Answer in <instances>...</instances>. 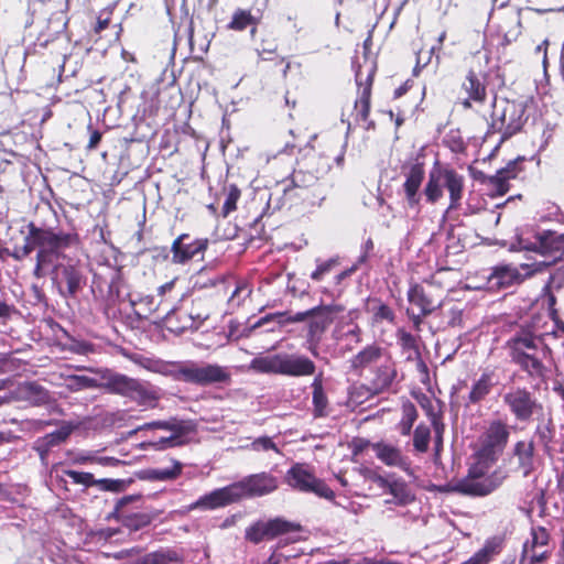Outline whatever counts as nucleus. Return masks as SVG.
<instances>
[{
  "mask_svg": "<svg viewBox=\"0 0 564 564\" xmlns=\"http://www.w3.org/2000/svg\"><path fill=\"white\" fill-rule=\"evenodd\" d=\"M186 442H180L176 437L170 435L167 437H160L155 441H150L147 446L153 451H164L167 448L178 447L185 445Z\"/></svg>",
  "mask_w": 564,
  "mask_h": 564,
  "instance_id": "nucleus-56",
  "label": "nucleus"
},
{
  "mask_svg": "<svg viewBox=\"0 0 564 564\" xmlns=\"http://www.w3.org/2000/svg\"><path fill=\"white\" fill-rule=\"evenodd\" d=\"M239 500L240 495L237 492L235 484H230L202 496L191 506V509L214 510L238 502Z\"/></svg>",
  "mask_w": 564,
  "mask_h": 564,
  "instance_id": "nucleus-25",
  "label": "nucleus"
},
{
  "mask_svg": "<svg viewBox=\"0 0 564 564\" xmlns=\"http://www.w3.org/2000/svg\"><path fill=\"white\" fill-rule=\"evenodd\" d=\"M209 240L207 238H192L187 232L178 235L172 242L170 252L171 261L174 264H187L197 257L203 258L207 250Z\"/></svg>",
  "mask_w": 564,
  "mask_h": 564,
  "instance_id": "nucleus-18",
  "label": "nucleus"
},
{
  "mask_svg": "<svg viewBox=\"0 0 564 564\" xmlns=\"http://www.w3.org/2000/svg\"><path fill=\"white\" fill-rule=\"evenodd\" d=\"M315 311H313V307L307 310V311H304V312H299L296 314H290L289 312H278V313H273V314H268L263 317H261L256 324L253 327H260L262 325H264L265 323L270 322V321H273V319H278V323L280 325H285V324H290V323H300V322H304L305 319H307L308 317H311V315L314 313Z\"/></svg>",
  "mask_w": 564,
  "mask_h": 564,
  "instance_id": "nucleus-40",
  "label": "nucleus"
},
{
  "mask_svg": "<svg viewBox=\"0 0 564 564\" xmlns=\"http://www.w3.org/2000/svg\"><path fill=\"white\" fill-rule=\"evenodd\" d=\"M404 183L402 189L408 208L420 209L421 193L420 188L425 178V164L423 162L406 163L402 165Z\"/></svg>",
  "mask_w": 564,
  "mask_h": 564,
  "instance_id": "nucleus-20",
  "label": "nucleus"
},
{
  "mask_svg": "<svg viewBox=\"0 0 564 564\" xmlns=\"http://www.w3.org/2000/svg\"><path fill=\"white\" fill-rule=\"evenodd\" d=\"M102 387L108 393L129 398L139 405H154L159 400L156 391L149 389L140 380L121 373L110 375Z\"/></svg>",
  "mask_w": 564,
  "mask_h": 564,
  "instance_id": "nucleus-12",
  "label": "nucleus"
},
{
  "mask_svg": "<svg viewBox=\"0 0 564 564\" xmlns=\"http://www.w3.org/2000/svg\"><path fill=\"white\" fill-rule=\"evenodd\" d=\"M512 456L517 459L518 469L524 477L535 469V445L533 440H519L512 447Z\"/></svg>",
  "mask_w": 564,
  "mask_h": 564,
  "instance_id": "nucleus-29",
  "label": "nucleus"
},
{
  "mask_svg": "<svg viewBox=\"0 0 564 564\" xmlns=\"http://www.w3.org/2000/svg\"><path fill=\"white\" fill-rule=\"evenodd\" d=\"M162 372L174 380L183 381L199 387L216 383H229L231 375L226 367L217 364L199 365L195 361L171 362Z\"/></svg>",
  "mask_w": 564,
  "mask_h": 564,
  "instance_id": "nucleus-8",
  "label": "nucleus"
},
{
  "mask_svg": "<svg viewBox=\"0 0 564 564\" xmlns=\"http://www.w3.org/2000/svg\"><path fill=\"white\" fill-rule=\"evenodd\" d=\"M51 230L58 238V241L52 247L54 257L52 262L44 268L43 275L35 278L43 279L51 274L52 284L61 296L64 299H76L86 284L83 268L79 261L69 260L67 263H61L59 261L65 258L67 249L79 246V234L74 227L64 230L63 228L51 226Z\"/></svg>",
  "mask_w": 564,
  "mask_h": 564,
  "instance_id": "nucleus-2",
  "label": "nucleus"
},
{
  "mask_svg": "<svg viewBox=\"0 0 564 564\" xmlns=\"http://www.w3.org/2000/svg\"><path fill=\"white\" fill-rule=\"evenodd\" d=\"M505 538L495 535L485 541L484 546L478 550L470 558L467 560L469 564H488L494 556L500 554L503 549Z\"/></svg>",
  "mask_w": 564,
  "mask_h": 564,
  "instance_id": "nucleus-34",
  "label": "nucleus"
},
{
  "mask_svg": "<svg viewBox=\"0 0 564 564\" xmlns=\"http://www.w3.org/2000/svg\"><path fill=\"white\" fill-rule=\"evenodd\" d=\"M96 486L104 491L119 492L124 487V481L121 479H97Z\"/></svg>",
  "mask_w": 564,
  "mask_h": 564,
  "instance_id": "nucleus-61",
  "label": "nucleus"
},
{
  "mask_svg": "<svg viewBox=\"0 0 564 564\" xmlns=\"http://www.w3.org/2000/svg\"><path fill=\"white\" fill-rule=\"evenodd\" d=\"M313 311L315 312L311 315L308 333L311 336H319L344 313L345 307L340 304L318 305Z\"/></svg>",
  "mask_w": 564,
  "mask_h": 564,
  "instance_id": "nucleus-26",
  "label": "nucleus"
},
{
  "mask_svg": "<svg viewBox=\"0 0 564 564\" xmlns=\"http://www.w3.org/2000/svg\"><path fill=\"white\" fill-rule=\"evenodd\" d=\"M535 436L543 446V451L547 456H552V444L555 437V426L551 420L545 424H539L534 431Z\"/></svg>",
  "mask_w": 564,
  "mask_h": 564,
  "instance_id": "nucleus-43",
  "label": "nucleus"
},
{
  "mask_svg": "<svg viewBox=\"0 0 564 564\" xmlns=\"http://www.w3.org/2000/svg\"><path fill=\"white\" fill-rule=\"evenodd\" d=\"M406 297L410 304L415 305L423 312V315H431L442 307V303H436L432 295L419 283L410 285Z\"/></svg>",
  "mask_w": 564,
  "mask_h": 564,
  "instance_id": "nucleus-31",
  "label": "nucleus"
},
{
  "mask_svg": "<svg viewBox=\"0 0 564 564\" xmlns=\"http://www.w3.org/2000/svg\"><path fill=\"white\" fill-rule=\"evenodd\" d=\"M397 364L390 356H388L380 365L371 369L366 389L371 395L390 392L397 381Z\"/></svg>",
  "mask_w": 564,
  "mask_h": 564,
  "instance_id": "nucleus-21",
  "label": "nucleus"
},
{
  "mask_svg": "<svg viewBox=\"0 0 564 564\" xmlns=\"http://www.w3.org/2000/svg\"><path fill=\"white\" fill-rule=\"evenodd\" d=\"M527 118L524 117V109L521 105L514 101L507 100L499 115L494 113L492 120L488 127L487 134L501 133L500 142H505L519 133Z\"/></svg>",
  "mask_w": 564,
  "mask_h": 564,
  "instance_id": "nucleus-16",
  "label": "nucleus"
},
{
  "mask_svg": "<svg viewBox=\"0 0 564 564\" xmlns=\"http://www.w3.org/2000/svg\"><path fill=\"white\" fill-rule=\"evenodd\" d=\"M258 23L259 19L252 15L250 10L237 9L232 14L231 21L227 24V29L241 32L249 28V25Z\"/></svg>",
  "mask_w": 564,
  "mask_h": 564,
  "instance_id": "nucleus-44",
  "label": "nucleus"
},
{
  "mask_svg": "<svg viewBox=\"0 0 564 564\" xmlns=\"http://www.w3.org/2000/svg\"><path fill=\"white\" fill-rule=\"evenodd\" d=\"M122 268L108 262L98 263L93 271L91 293L107 318H116L123 288Z\"/></svg>",
  "mask_w": 564,
  "mask_h": 564,
  "instance_id": "nucleus-5",
  "label": "nucleus"
},
{
  "mask_svg": "<svg viewBox=\"0 0 564 564\" xmlns=\"http://www.w3.org/2000/svg\"><path fill=\"white\" fill-rule=\"evenodd\" d=\"M226 191V199L221 209V216L224 218L237 209V203L241 196V191L236 184H229Z\"/></svg>",
  "mask_w": 564,
  "mask_h": 564,
  "instance_id": "nucleus-53",
  "label": "nucleus"
},
{
  "mask_svg": "<svg viewBox=\"0 0 564 564\" xmlns=\"http://www.w3.org/2000/svg\"><path fill=\"white\" fill-rule=\"evenodd\" d=\"M377 72V65L366 59L359 64L355 72V82L357 85V98L354 102V116L357 122H362L366 130H375L376 122L370 119L371 97L373 79Z\"/></svg>",
  "mask_w": 564,
  "mask_h": 564,
  "instance_id": "nucleus-10",
  "label": "nucleus"
},
{
  "mask_svg": "<svg viewBox=\"0 0 564 564\" xmlns=\"http://www.w3.org/2000/svg\"><path fill=\"white\" fill-rule=\"evenodd\" d=\"M488 188L490 197H501L510 191V183L506 176L498 170L496 174L490 175L488 178Z\"/></svg>",
  "mask_w": 564,
  "mask_h": 564,
  "instance_id": "nucleus-48",
  "label": "nucleus"
},
{
  "mask_svg": "<svg viewBox=\"0 0 564 564\" xmlns=\"http://www.w3.org/2000/svg\"><path fill=\"white\" fill-rule=\"evenodd\" d=\"M501 11L498 14L496 33L499 37V44L503 47L516 42L522 34L521 8L505 7L501 4Z\"/></svg>",
  "mask_w": 564,
  "mask_h": 564,
  "instance_id": "nucleus-19",
  "label": "nucleus"
},
{
  "mask_svg": "<svg viewBox=\"0 0 564 564\" xmlns=\"http://www.w3.org/2000/svg\"><path fill=\"white\" fill-rule=\"evenodd\" d=\"M431 440V430L425 424H419L413 432V447L417 453H426Z\"/></svg>",
  "mask_w": 564,
  "mask_h": 564,
  "instance_id": "nucleus-51",
  "label": "nucleus"
},
{
  "mask_svg": "<svg viewBox=\"0 0 564 564\" xmlns=\"http://www.w3.org/2000/svg\"><path fill=\"white\" fill-rule=\"evenodd\" d=\"M325 145L332 149V154L323 160L322 153L308 152L297 163V167L292 173L291 183L283 188V198L292 203L301 199L302 203L314 204L318 198L317 193L319 181L324 178L332 169L333 163L338 166L344 164L345 143L328 140Z\"/></svg>",
  "mask_w": 564,
  "mask_h": 564,
  "instance_id": "nucleus-1",
  "label": "nucleus"
},
{
  "mask_svg": "<svg viewBox=\"0 0 564 564\" xmlns=\"http://www.w3.org/2000/svg\"><path fill=\"white\" fill-rule=\"evenodd\" d=\"M250 367L259 373L286 377H310L316 372L315 362L305 355L279 352L252 359Z\"/></svg>",
  "mask_w": 564,
  "mask_h": 564,
  "instance_id": "nucleus-7",
  "label": "nucleus"
},
{
  "mask_svg": "<svg viewBox=\"0 0 564 564\" xmlns=\"http://www.w3.org/2000/svg\"><path fill=\"white\" fill-rule=\"evenodd\" d=\"M492 466L479 459H474L467 469L466 476L448 484L447 491L466 497H486L498 489L507 478L501 469L489 474Z\"/></svg>",
  "mask_w": 564,
  "mask_h": 564,
  "instance_id": "nucleus-6",
  "label": "nucleus"
},
{
  "mask_svg": "<svg viewBox=\"0 0 564 564\" xmlns=\"http://www.w3.org/2000/svg\"><path fill=\"white\" fill-rule=\"evenodd\" d=\"M15 314H19V310L13 304H8L0 299V319L2 323H7Z\"/></svg>",
  "mask_w": 564,
  "mask_h": 564,
  "instance_id": "nucleus-64",
  "label": "nucleus"
},
{
  "mask_svg": "<svg viewBox=\"0 0 564 564\" xmlns=\"http://www.w3.org/2000/svg\"><path fill=\"white\" fill-rule=\"evenodd\" d=\"M171 468H154L149 470V478L156 481L174 480L182 475L183 464L176 459H172Z\"/></svg>",
  "mask_w": 564,
  "mask_h": 564,
  "instance_id": "nucleus-47",
  "label": "nucleus"
},
{
  "mask_svg": "<svg viewBox=\"0 0 564 564\" xmlns=\"http://www.w3.org/2000/svg\"><path fill=\"white\" fill-rule=\"evenodd\" d=\"M366 311L371 314L373 322L381 323L387 321L393 323L395 314L393 310L378 297L367 300Z\"/></svg>",
  "mask_w": 564,
  "mask_h": 564,
  "instance_id": "nucleus-41",
  "label": "nucleus"
},
{
  "mask_svg": "<svg viewBox=\"0 0 564 564\" xmlns=\"http://www.w3.org/2000/svg\"><path fill=\"white\" fill-rule=\"evenodd\" d=\"M395 336L403 351H414L416 355H420L419 336H414L404 328H399Z\"/></svg>",
  "mask_w": 564,
  "mask_h": 564,
  "instance_id": "nucleus-54",
  "label": "nucleus"
},
{
  "mask_svg": "<svg viewBox=\"0 0 564 564\" xmlns=\"http://www.w3.org/2000/svg\"><path fill=\"white\" fill-rule=\"evenodd\" d=\"M234 484L240 500L243 497L265 496L278 489V478L265 471L249 475Z\"/></svg>",
  "mask_w": 564,
  "mask_h": 564,
  "instance_id": "nucleus-22",
  "label": "nucleus"
},
{
  "mask_svg": "<svg viewBox=\"0 0 564 564\" xmlns=\"http://www.w3.org/2000/svg\"><path fill=\"white\" fill-rule=\"evenodd\" d=\"M362 475L376 482L380 488L388 490L395 499V502L401 506H405L414 500L408 486L403 481H389L381 475L375 473L369 468L361 469Z\"/></svg>",
  "mask_w": 564,
  "mask_h": 564,
  "instance_id": "nucleus-27",
  "label": "nucleus"
},
{
  "mask_svg": "<svg viewBox=\"0 0 564 564\" xmlns=\"http://www.w3.org/2000/svg\"><path fill=\"white\" fill-rule=\"evenodd\" d=\"M506 348L511 361L529 378L543 380L546 377L547 368L543 359L550 348L530 327H520L506 341Z\"/></svg>",
  "mask_w": 564,
  "mask_h": 564,
  "instance_id": "nucleus-3",
  "label": "nucleus"
},
{
  "mask_svg": "<svg viewBox=\"0 0 564 564\" xmlns=\"http://www.w3.org/2000/svg\"><path fill=\"white\" fill-rule=\"evenodd\" d=\"M528 162L529 160L525 156L520 155L514 160L509 161L506 166L499 170L509 183L512 180H523L525 178V164Z\"/></svg>",
  "mask_w": 564,
  "mask_h": 564,
  "instance_id": "nucleus-45",
  "label": "nucleus"
},
{
  "mask_svg": "<svg viewBox=\"0 0 564 564\" xmlns=\"http://www.w3.org/2000/svg\"><path fill=\"white\" fill-rule=\"evenodd\" d=\"M278 46L276 39L271 33H267L261 39L257 47V53L263 61H279L280 64L283 65V74L286 75L290 69V63L286 62L284 57L279 56Z\"/></svg>",
  "mask_w": 564,
  "mask_h": 564,
  "instance_id": "nucleus-35",
  "label": "nucleus"
},
{
  "mask_svg": "<svg viewBox=\"0 0 564 564\" xmlns=\"http://www.w3.org/2000/svg\"><path fill=\"white\" fill-rule=\"evenodd\" d=\"M369 446L372 447V444L370 443V441L366 440V438H362V437H354L349 444H348V447L350 448L351 451V455L352 457H357L359 456L360 454L364 453V451H366Z\"/></svg>",
  "mask_w": 564,
  "mask_h": 564,
  "instance_id": "nucleus-62",
  "label": "nucleus"
},
{
  "mask_svg": "<svg viewBox=\"0 0 564 564\" xmlns=\"http://www.w3.org/2000/svg\"><path fill=\"white\" fill-rule=\"evenodd\" d=\"M402 416L397 427L401 435L408 436L411 434L412 427L419 417L417 410L411 401L406 400L402 403Z\"/></svg>",
  "mask_w": 564,
  "mask_h": 564,
  "instance_id": "nucleus-42",
  "label": "nucleus"
},
{
  "mask_svg": "<svg viewBox=\"0 0 564 564\" xmlns=\"http://www.w3.org/2000/svg\"><path fill=\"white\" fill-rule=\"evenodd\" d=\"M64 474L66 476H68L73 480L74 484L83 485L87 488L96 486L97 479H95V477L91 473L77 471L74 469H66V470H64Z\"/></svg>",
  "mask_w": 564,
  "mask_h": 564,
  "instance_id": "nucleus-55",
  "label": "nucleus"
},
{
  "mask_svg": "<svg viewBox=\"0 0 564 564\" xmlns=\"http://www.w3.org/2000/svg\"><path fill=\"white\" fill-rule=\"evenodd\" d=\"M66 387L70 391H80L84 389H96L100 387L97 379L87 376L72 375L66 378Z\"/></svg>",
  "mask_w": 564,
  "mask_h": 564,
  "instance_id": "nucleus-49",
  "label": "nucleus"
},
{
  "mask_svg": "<svg viewBox=\"0 0 564 564\" xmlns=\"http://www.w3.org/2000/svg\"><path fill=\"white\" fill-rule=\"evenodd\" d=\"M531 549L536 546H545L550 543L551 539L549 531L542 525L533 527L531 529Z\"/></svg>",
  "mask_w": 564,
  "mask_h": 564,
  "instance_id": "nucleus-58",
  "label": "nucleus"
},
{
  "mask_svg": "<svg viewBox=\"0 0 564 564\" xmlns=\"http://www.w3.org/2000/svg\"><path fill=\"white\" fill-rule=\"evenodd\" d=\"M286 484L294 490L314 494L327 500L335 499V492L323 479L315 476L308 465L296 463L285 474Z\"/></svg>",
  "mask_w": 564,
  "mask_h": 564,
  "instance_id": "nucleus-14",
  "label": "nucleus"
},
{
  "mask_svg": "<svg viewBox=\"0 0 564 564\" xmlns=\"http://www.w3.org/2000/svg\"><path fill=\"white\" fill-rule=\"evenodd\" d=\"M250 449L254 452H268L273 451L276 454H281L280 448L278 445L273 442V440L270 436H260L251 442L249 445Z\"/></svg>",
  "mask_w": 564,
  "mask_h": 564,
  "instance_id": "nucleus-57",
  "label": "nucleus"
},
{
  "mask_svg": "<svg viewBox=\"0 0 564 564\" xmlns=\"http://www.w3.org/2000/svg\"><path fill=\"white\" fill-rule=\"evenodd\" d=\"M143 564H171L181 561L180 554L171 549H160L142 556Z\"/></svg>",
  "mask_w": 564,
  "mask_h": 564,
  "instance_id": "nucleus-46",
  "label": "nucleus"
},
{
  "mask_svg": "<svg viewBox=\"0 0 564 564\" xmlns=\"http://www.w3.org/2000/svg\"><path fill=\"white\" fill-rule=\"evenodd\" d=\"M300 529V524L281 518L257 521L246 529L245 539L253 544H259L262 541H270L283 534L296 532Z\"/></svg>",
  "mask_w": 564,
  "mask_h": 564,
  "instance_id": "nucleus-17",
  "label": "nucleus"
},
{
  "mask_svg": "<svg viewBox=\"0 0 564 564\" xmlns=\"http://www.w3.org/2000/svg\"><path fill=\"white\" fill-rule=\"evenodd\" d=\"M167 95V90H160L159 88H150L142 93V113L147 117H155L161 109H166L167 104H163L162 97Z\"/></svg>",
  "mask_w": 564,
  "mask_h": 564,
  "instance_id": "nucleus-36",
  "label": "nucleus"
},
{
  "mask_svg": "<svg viewBox=\"0 0 564 564\" xmlns=\"http://www.w3.org/2000/svg\"><path fill=\"white\" fill-rule=\"evenodd\" d=\"M312 388V405L314 417H325L328 415V398L324 390L323 372L315 375Z\"/></svg>",
  "mask_w": 564,
  "mask_h": 564,
  "instance_id": "nucleus-33",
  "label": "nucleus"
},
{
  "mask_svg": "<svg viewBox=\"0 0 564 564\" xmlns=\"http://www.w3.org/2000/svg\"><path fill=\"white\" fill-rule=\"evenodd\" d=\"M489 73L486 65H481L477 55L473 56L468 69L460 82V97L457 104L463 110H473L480 107L488 99Z\"/></svg>",
  "mask_w": 564,
  "mask_h": 564,
  "instance_id": "nucleus-9",
  "label": "nucleus"
},
{
  "mask_svg": "<svg viewBox=\"0 0 564 564\" xmlns=\"http://www.w3.org/2000/svg\"><path fill=\"white\" fill-rule=\"evenodd\" d=\"M525 250L534 251L542 256L562 259L564 256V232L558 234L555 230H541L534 235V241L523 246Z\"/></svg>",
  "mask_w": 564,
  "mask_h": 564,
  "instance_id": "nucleus-23",
  "label": "nucleus"
},
{
  "mask_svg": "<svg viewBox=\"0 0 564 564\" xmlns=\"http://www.w3.org/2000/svg\"><path fill=\"white\" fill-rule=\"evenodd\" d=\"M141 499V496H124L116 503L113 514L121 524L130 531H138L151 524L154 514L148 512H130L127 506L132 501Z\"/></svg>",
  "mask_w": 564,
  "mask_h": 564,
  "instance_id": "nucleus-24",
  "label": "nucleus"
},
{
  "mask_svg": "<svg viewBox=\"0 0 564 564\" xmlns=\"http://www.w3.org/2000/svg\"><path fill=\"white\" fill-rule=\"evenodd\" d=\"M333 338L338 343L347 340L348 344H358L361 340V329L350 314L341 316L333 330Z\"/></svg>",
  "mask_w": 564,
  "mask_h": 564,
  "instance_id": "nucleus-32",
  "label": "nucleus"
},
{
  "mask_svg": "<svg viewBox=\"0 0 564 564\" xmlns=\"http://www.w3.org/2000/svg\"><path fill=\"white\" fill-rule=\"evenodd\" d=\"M503 405L517 422L529 423L534 414L542 411L543 405L525 387H511L502 395Z\"/></svg>",
  "mask_w": 564,
  "mask_h": 564,
  "instance_id": "nucleus-15",
  "label": "nucleus"
},
{
  "mask_svg": "<svg viewBox=\"0 0 564 564\" xmlns=\"http://www.w3.org/2000/svg\"><path fill=\"white\" fill-rule=\"evenodd\" d=\"M384 354V349L376 344L366 346L351 359V368L364 369L377 361H379Z\"/></svg>",
  "mask_w": 564,
  "mask_h": 564,
  "instance_id": "nucleus-39",
  "label": "nucleus"
},
{
  "mask_svg": "<svg viewBox=\"0 0 564 564\" xmlns=\"http://www.w3.org/2000/svg\"><path fill=\"white\" fill-rule=\"evenodd\" d=\"M444 192L448 195V206L446 215L460 209L462 199L465 192V176L449 165H442L436 161L429 172L427 182L422 194L426 203L435 205L443 196Z\"/></svg>",
  "mask_w": 564,
  "mask_h": 564,
  "instance_id": "nucleus-4",
  "label": "nucleus"
},
{
  "mask_svg": "<svg viewBox=\"0 0 564 564\" xmlns=\"http://www.w3.org/2000/svg\"><path fill=\"white\" fill-rule=\"evenodd\" d=\"M165 325L169 330L174 333H183L186 329L198 328L199 323H196L193 313H186L181 310L169 312L165 316Z\"/></svg>",
  "mask_w": 564,
  "mask_h": 564,
  "instance_id": "nucleus-37",
  "label": "nucleus"
},
{
  "mask_svg": "<svg viewBox=\"0 0 564 564\" xmlns=\"http://www.w3.org/2000/svg\"><path fill=\"white\" fill-rule=\"evenodd\" d=\"M509 438V424L501 419L491 420L480 435V445L473 458L494 466L506 449Z\"/></svg>",
  "mask_w": 564,
  "mask_h": 564,
  "instance_id": "nucleus-11",
  "label": "nucleus"
},
{
  "mask_svg": "<svg viewBox=\"0 0 564 564\" xmlns=\"http://www.w3.org/2000/svg\"><path fill=\"white\" fill-rule=\"evenodd\" d=\"M73 426L68 423L63 424L58 430L47 433L35 440L33 449L37 453L42 463H46L52 448L65 443L73 432Z\"/></svg>",
  "mask_w": 564,
  "mask_h": 564,
  "instance_id": "nucleus-28",
  "label": "nucleus"
},
{
  "mask_svg": "<svg viewBox=\"0 0 564 564\" xmlns=\"http://www.w3.org/2000/svg\"><path fill=\"white\" fill-rule=\"evenodd\" d=\"M447 325L449 327H462L463 326V310L456 305L452 306L447 314Z\"/></svg>",
  "mask_w": 564,
  "mask_h": 564,
  "instance_id": "nucleus-63",
  "label": "nucleus"
},
{
  "mask_svg": "<svg viewBox=\"0 0 564 564\" xmlns=\"http://www.w3.org/2000/svg\"><path fill=\"white\" fill-rule=\"evenodd\" d=\"M498 384V379L494 369H485L480 377L471 384L467 400L469 404L481 403Z\"/></svg>",
  "mask_w": 564,
  "mask_h": 564,
  "instance_id": "nucleus-30",
  "label": "nucleus"
},
{
  "mask_svg": "<svg viewBox=\"0 0 564 564\" xmlns=\"http://www.w3.org/2000/svg\"><path fill=\"white\" fill-rule=\"evenodd\" d=\"M339 265V258H330L328 260L317 263L316 269L311 273V279L315 282L323 281L327 275L337 269Z\"/></svg>",
  "mask_w": 564,
  "mask_h": 564,
  "instance_id": "nucleus-52",
  "label": "nucleus"
},
{
  "mask_svg": "<svg viewBox=\"0 0 564 564\" xmlns=\"http://www.w3.org/2000/svg\"><path fill=\"white\" fill-rule=\"evenodd\" d=\"M372 448L378 459L387 466L402 467L405 465V458L399 447L384 442H378L372 444Z\"/></svg>",
  "mask_w": 564,
  "mask_h": 564,
  "instance_id": "nucleus-38",
  "label": "nucleus"
},
{
  "mask_svg": "<svg viewBox=\"0 0 564 564\" xmlns=\"http://www.w3.org/2000/svg\"><path fill=\"white\" fill-rule=\"evenodd\" d=\"M443 144L455 154H463L467 149V144L458 129L449 130L443 139Z\"/></svg>",
  "mask_w": 564,
  "mask_h": 564,
  "instance_id": "nucleus-50",
  "label": "nucleus"
},
{
  "mask_svg": "<svg viewBox=\"0 0 564 564\" xmlns=\"http://www.w3.org/2000/svg\"><path fill=\"white\" fill-rule=\"evenodd\" d=\"M165 431L172 432V436L176 437L180 442H186L185 436L192 432V427L184 422H177L176 420L169 421V429Z\"/></svg>",
  "mask_w": 564,
  "mask_h": 564,
  "instance_id": "nucleus-59",
  "label": "nucleus"
},
{
  "mask_svg": "<svg viewBox=\"0 0 564 564\" xmlns=\"http://www.w3.org/2000/svg\"><path fill=\"white\" fill-rule=\"evenodd\" d=\"M547 267L549 263L545 262L522 263L519 268L512 264H498L492 268L488 284L491 290H505L521 284Z\"/></svg>",
  "mask_w": 564,
  "mask_h": 564,
  "instance_id": "nucleus-13",
  "label": "nucleus"
},
{
  "mask_svg": "<svg viewBox=\"0 0 564 564\" xmlns=\"http://www.w3.org/2000/svg\"><path fill=\"white\" fill-rule=\"evenodd\" d=\"M67 350L77 355H89L95 351L94 344L86 340H77L72 338L67 346Z\"/></svg>",
  "mask_w": 564,
  "mask_h": 564,
  "instance_id": "nucleus-60",
  "label": "nucleus"
}]
</instances>
